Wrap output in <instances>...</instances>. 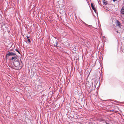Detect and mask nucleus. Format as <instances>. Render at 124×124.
Returning a JSON list of instances; mask_svg holds the SVG:
<instances>
[{"instance_id":"f257e3e1","label":"nucleus","mask_w":124,"mask_h":124,"mask_svg":"<svg viewBox=\"0 0 124 124\" xmlns=\"http://www.w3.org/2000/svg\"><path fill=\"white\" fill-rule=\"evenodd\" d=\"M15 66V69L16 70L21 69L22 68L23 65L22 62H19L18 61H15L13 62Z\"/></svg>"},{"instance_id":"f03ea898","label":"nucleus","mask_w":124,"mask_h":124,"mask_svg":"<svg viewBox=\"0 0 124 124\" xmlns=\"http://www.w3.org/2000/svg\"><path fill=\"white\" fill-rule=\"evenodd\" d=\"M16 55V54L13 52L8 53L6 55V58L7 59L10 56H12Z\"/></svg>"},{"instance_id":"7ed1b4c3","label":"nucleus","mask_w":124,"mask_h":124,"mask_svg":"<svg viewBox=\"0 0 124 124\" xmlns=\"http://www.w3.org/2000/svg\"><path fill=\"white\" fill-rule=\"evenodd\" d=\"M92 83L89 82H88L86 83V86L88 88H89L90 87L91 85H92Z\"/></svg>"},{"instance_id":"20e7f679","label":"nucleus","mask_w":124,"mask_h":124,"mask_svg":"<svg viewBox=\"0 0 124 124\" xmlns=\"http://www.w3.org/2000/svg\"><path fill=\"white\" fill-rule=\"evenodd\" d=\"M116 25L118 26L119 27L121 28L122 26V25L119 21L118 20H117L116 23Z\"/></svg>"},{"instance_id":"39448f33","label":"nucleus","mask_w":124,"mask_h":124,"mask_svg":"<svg viewBox=\"0 0 124 124\" xmlns=\"http://www.w3.org/2000/svg\"><path fill=\"white\" fill-rule=\"evenodd\" d=\"M121 14H124V8H122L120 11Z\"/></svg>"},{"instance_id":"423d86ee","label":"nucleus","mask_w":124,"mask_h":124,"mask_svg":"<svg viewBox=\"0 0 124 124\" xmlns=\"http://www.w3.org/2000/svg\"><path fill=\"white\" fill-rule=\"evenodd\" d=\"M17 56L16 55V56H13L11 58V60H16L17 58Z\"/></svg>"},{"instance_id":"0eeeda50","label":"nucleus","mask_w":124,"mask_h":124,"mask_svg":"<svg viewBox=\"0 0 124 124\" xmlns=\"http://www.w3.org/2000/svg\"><path fill=\"white\" fill-rule=\"evenodd\" d=\"M103 2L104 4L105 5H107L108 3L105 0H103Z\"/></svg>"},{"instance_id":"6e6552de","label":"nucleus","mask_w":124,"mask_h":124,"mask_svg":"<svg viewBox=\"0 0 124 124\" xmlns=\"http://www.w3.org/2000/svg\"><path fill=\"white\" fill-rule=\"evenodd\" d=\"M55 44L54 43V45L55 46H57V45L58 42L57 40L55 41Z\"/></svg>"},{"instance_id":"1a4fd4ad","label":"nucleus","mask_w":124,"mask_h":124,"mask_svg":"<svg viewBox=\"0 0 124 124\" xmlns=\"http://www.w3.org/2000/svg\"><path fill=\"white\" fill-rule=\"evenodd\" d=\"M91 6L92 7V9H94L95 8L94 7L93 4V3H91Z\"/></svg>"},{"instance_id":"9d476101","label":"nucleus","mask_w":124,"mask_h":124,"mask_svg":"<svg viewBox=\"0 0 124 124\" xmlns=\"http://www.w3.org/2000/svg\"><path fill=\"white\" fill-rule=\"evenodd\" d=\"M15 50L19 54H20V52L18 50L16 49H15Z\"/></svg>"},{"instance_id":"9b49d317","label":"nucleus","mask_w":124,"mask_h":124,"mask_svg":"<svg viewBox=\"0 0 124 124\" xmlns=\"http://www.w3.org/2000/svg\"><path fill=\"white\" fill-rule=\"evenodd\" d=\"M96 84H94V87L93 88L95 89V88L96 87Z\"/></svg>"},{"instance_id":"f8f14e48","label":"nucleus","mask_w":124,"mask_h":124,"mask_svg":"<svg viewBox=\"0 0 124 124\" xmlns=\"http://www.w3.org/2000/svg\"><path fill=\"white\" fill-rule=\"evenodd\" d=\"M103 123L104 124H109V123H107L106 122H104Z\"/></svg>"},{"instance_id":"ddd939ff","label":"nucleus","mask_w":124,"mask_h":124,"mask_svg":"<svg viewBox=\"0 0 124 124\" xmlns=\"http://www.w3.org/2000/svg\"><path fill=\"white\" fill-rule=\"evenodd\" d=\"M93 10H94V11L95 13H96V10L95 9V8L94 9H93Z\"/></svg>"},{"instance_id":"4468645a","label":"nucleus","mask_w":124,"mask_h":124,"mask_svg":"<svg viewBox=\"0 0 124 124\" xmlns=\"http://www.w3.org/2000/svg\"><path fill=\"white\" fill-rule=\"evenodd\" d=\"M28 41L29 42H30V40L29 39H28Z\"/></svg>"},{"instance_id":"2eb2a0df","label":"nucleus","mask_w":124,"mask_h":124,"mask_svg":"<svg viewBox=\"0 0 124 124\" xmlns=\"http://www.w3.org/2000/svg\"><path fill=\"white\" fill-rule=\"evenodd\" d=\"M84 24H85V25H87V26H90V25H87V24H86V23H84Z\"/></svg>"},{"instance_id":"dca6fc26","label":"nucleus","mask_w":124,"mask_h":124,"mask_svg":"<svg viewBox=\"0 0 124 124\" xmlns=\"http://www.w3.org/2000/svg\"><path fill=\"white\" fill-rule=\"evenodd\" d=\"M26 37L27 38V39H29V37H28V36H27Z\"/></svg>"},{"instance_id":"f3484780","label":"nucleus","mask_w":124,"mask_h":124,"mask_svg":"<svg viewBox=\"0 0 124 124\" xmlns=\"http://www.w3.org/2000/svg\"><path fill=\"white\" fill-rule=\"evenodd\" d=\"M117 0H113V1L114 2H115V1Z\"/></svg>"},{"instance_id":"a211bd4d","label":"nucleus","mask_w":124,"mask_h":124,"mask_svg":"<svg viewBox=\"0 0 124 124\" xmlns=\"http://www.w3.org/2000/svg\"><path fill=\"white\" fill-rule=\"evenodd\" d=\"M103 121V120H101V121Z\"/></svg>"},{"instance_id":"6ab92c4d","label":"nucleus","mask_w":124,"mask_h":124,"mask_svg":"<svg viewBox=\"0 0 124 124\" xmlns=\"http://www.w3.org/2000/svg\"><path fill=\"white\" fill-rule=\"evenodd\" d=\"M92 87H93V86H92Z\"/></svg>"},{"instance_id":"aec40b11","label":"nucleus","mask_w":124,"mask_h":124,"mask_svg":"<svg viewBox=\"0 0 124 124\" xmlns=\"http://www.w3.org/2000/svg\"><path fill=\"white\" fill-rule=\"evenodd\" d=\"M117 32H118V31H117Z\"/></svg>"}]
</instances>
